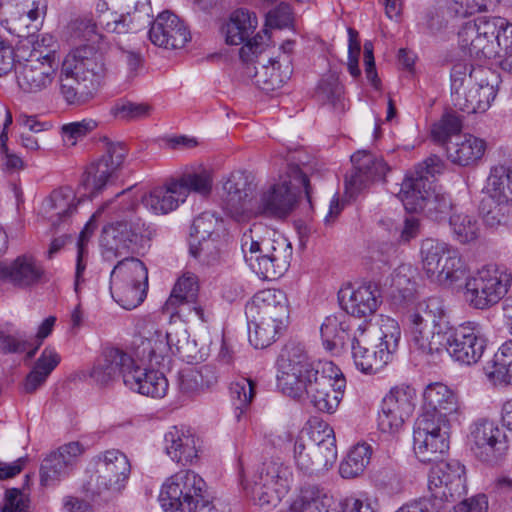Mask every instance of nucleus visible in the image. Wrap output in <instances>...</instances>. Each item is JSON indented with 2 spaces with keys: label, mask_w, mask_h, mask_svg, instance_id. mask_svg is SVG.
<instances>
[{
  "label": "nucleus",
  "mask_w": 512,
  "mask_h": 512,
  "mask_svg": "<svg viewBox=\"0 0 512 512\" xmlns=\"http://www.w3.org/2000/svg\"><path fill=\"white\" fill-rule=\"evenodd\" d=\"M277 379L283 393L328 414L337 410L346 386L344 376L333 362L313 361L298 345L285 347Z\"/></svg>",
  "instance_id": "nucleus-1"
},
{
  "label": "nucleus",
  "mask_w": 512,
  "mask_h": 512,
  "mask_svg": "<svg viewBox=\"0 0 512 512\" xmlns=\"http://www.w3.org/2000/svg\"><path fill=\"white\" fill-rule=\"evenodd\" d=\"M444 302L439 297L419 301L407 315V334L411 349L434 359L443 352L445 333Z\"/></svg>",
  "instance_id": "nucleus-2"
},
{
  "label": "nucleus",
  "mask_w": 512,
  "mask_h": 512,
  "mask_svg": "<svg viewBox=\"0 0 512 512\" xmlns=\"http://www.w3.org/2000/svg\"><path fill=\"white\" fill-rule=\"evenodd\" d=\"M249 324V341L257 349L272 344L289 318L288 299L282 290L257 292L245 307Z\"/></svg>",
  "instance_id": "nucleus-3"
},
{
  "label": "nucleus",
  "mask_w": 512,
  "mask_h": 512,
  "mask_svg": "<svg viewBox=\"0 0 512 512\" xmlns=\"http://www.w3.org/2000/svg\"><path fill=\"white\" fill-rule=\"evenodd\" d=\"M458 43L475 60L495 58L512 49V23L498 16H479L462 25Z\"/></svg>",
  "instance_id": "nucleus-4"
},
{
  "label": "nucleus",
  "mask_w": 512,
  "mask_h": 512,
  "mask_svg": "<svg viewBox=\"0 0 512 512\" xmlns=\"http://www.w3.org/2000/svg\"><path fill=\"white\" fill-rule=\"evenodd\" d=\"M132 190L129 187L116 194V199H120L117 211L121 219L103 228L100 242L106 258L134 252L148 232L146 223L136 214L139 196Z\"/></svg>",
  "instance_id": "nucleus-5"
},
{
  "label": "nucleus",
  "mask_w": 512,
  "mask_h": 512,
  "mask_svg": "<svg viewBox=\"0 0 512 512\" xmlns=\"http://www.w3.org/2000/svg\"><path fill=\"white\" fill-rule=\"evenodd\" d=\"M205 482L192 470H180L165 480L159 503L165 512H212L211 502L203 495Z\"/></svg>",
  "instance_id": "nucleus-6"
},
{
  "label": "nucleus",
  "mask_w": 512,
  "mask_h": 512,
  "mask_svg": "<svg viewBox=\"0 0 512 512\" xmlns=\"http://www.w3.org/2000/svg\"><path fill=\"white\" fill-rule=\"evenodd\" d=\"M420 257L422 271L433 284L450 287L466 278L468 269L459 251L444 241L424 239Z\"/></svg>",
  "instance_id": "nucleus-7"
},
{
  "label": "nucleus",
  "mask_w": 512,
  "mask_h": 512,
  "mask_svg": "<svg viewBox=\"0 0 512 512\" xmlns=\"http://www.w3.org/2000/svg\"><path fill=\"white\" fill-rule=\"evenodd\" d=\"M293 482L292 469L278 461L264 462L244 489L254 504L267 510L276 507L289 492Z\"/></svg>",
  "instance_id": "nucleus-8"
},
{
  "label": "nucleus",
  "mask_w": 512,
  "mask_h": 512,
  "mask_svg": "<svg viewBox=\"0 0 512 512\" xmlns=\"http://www.w3.org/2000/svg\"><path fill=\"white\" fill-rule=\"evenodd\" d=\"M293 482L292 469L278 461L264 462L244 489L254 504L267 510L276 507L289 492Z\"/></svg>",
  "instance_id": "nucleus-9"
},
{
  "label": "nucleus",
  "mask_w": 512,
  "mask_h": 512,
  "mask_svg": "<svg viewBox=\"0 0 512 512\" xmlns=\"http://www.w3.org/2000/svg\"><path fill=\"white\" fill-rule=\"evenodd\" d=\"M293 482L292 469L278 461L264 462L244 489L254 504L267 510L276 507L289 492Z\"/></svg>",
  "instance_id": "nucleus-10"
},
{
  "label": "nucleus",
  "mask_w": 512,
  "mask_h": 512,
  "mask_svg": "<svg viewBox=\"0 0 512 512\" xmlns=\"http://www.w3.org/2000/svg\"><path fill=\"white\" fill-rule=\"evenodd\" d=\"M512 274L505 267L488 264L466 278L465 299L476 309H487L497 304L508 292Z\"/></svg>",
  "instance_id": "nucleus-11"
},
{
  "label": "nucleus",
  "mask_w": 512,
  "mask_h": 512,
  "mask_svg": "<svg viewBox=\"0 0 512 512\" xmlns=\"http://www.w3.org/2000/svg\"><path fill=\"white\" fill-rule=\"evenodd\" d=\"M449 423L436 413H422L413 429V450L419 461H437L449 449Z\"/></svg>",
  "instance_id": "nucleus-12"
},
{
  "label": "nucleus",
  "mask_w": 512,
  "mask_h": 512,
  "mask_svg": "<svg viewBox=\"0 0 512 512\" xmlns=\"http://www.w3.org/2000/svg\"><path fill=\"white\" fill-rule=\"evenodd\" d=\"M429 499L444 512L447 504L456 503L466 495L465 467L458 461L437 462L428 476Z\"/></svg>",
  "instance_id": "nucleus-13"
},
{
  "label": "nucleus",
  "mask_w": 512,
  "mask_h": 512,
  "mask_svg": "<svg viewBox=\"0 0 512 512\" xmlns=\"http://www.w3.org/2000/svg\"><path fill=\"white\" fill-rule=\"evenodd\" d=\"M444 163L440 157L433 155L415 167L401 184L398 198L406 211L417 213L423 211L426 200L432 194V182L436 174L443 171Z\"/></svg>",
  "instance_id": "nucleus-14"
},
{
  "label": "nucleus",
  "mask_w": 512,
  "mask_h": 512,
  "mask_svg": "<svg viewBox=\"0 0 512 512\" xmlns=\"http://www.w3.org/2000/svg\"><path fill=\"white\" fill-rule=\"evenodd\" d=\"M143 340L138 349L139 354L149 363L159 365L168 352L182 353L190 345L189 334L181 322L171 324L169 330L163 333L149 322L143 328Z\"/></svg>",
  "instance_id": "nucleus-15"
},
{
  "label": "nucleus",
  "mask_w": 512,
  "mask_h": 512,
  "mask_svg": "<svg viewBox=\"0 0 512 512\" xmlns=\"http://www.w3.org/2000/svg\"><path fill=\"white\" fill-rule=\"evenodd\" d=\"M257 24L258 21L254 13L238 9L232 13L229 22L224 27L227 44L240 45L247 41L239 51L243 62H252L254 58H258L266 51V40L268 39L266 31H264V34L257 33L253 38H250Z\"/></svg>",
  "instance_id": "nucleus-16"
},
{
  "label": "nucleus",
  "mask_w": 512,
  "mask_h": 512,
  "mask_svg": "<svg viewBox=\"0 0 512 512\" xmlns=\"http://www.w3.org/2000/svg\"><path fill=\"white\" fill-rule=\"evenodd\" d=\"M444 348L449 356L463 365L476 364L486 349L482 327L476 322H466L449 327L445 333Z\"/></svg>",
  "instance_id": "nucleus-17"
},
{
  "label": "nucleus",
  "mask_w": 512,
  "mask_h": 512,
  "mask_svg": "<svg viewBox=\"0 0 512 512\" xmlns=\"http://www.w3.org/2000/svg\"><path fill=\"white\" fill-rule=\"evenodd\" d=\"M256 184L251 174L236 171L223 184L221 200L224 211L238 222L253 217L256 203Z\"/></svg>",
  "instance_id": "nucleus-18"
},
{
  "label": "nucleus",
  "mask_w": 512,
  "mask_h": 512,
  "mask_svg": "<svg viewBox=\"0 0 512 512\" xmlns=\"http://www.w3.org/2000/svg\"><path fill=\"white\" fill-rule=\"evenodd\" d=\"M467 444L481 462L495 464L508 450L506 434L498 424L487 418H479L469 426Z\"/></svg>",
  "instance_id": "nucleus-19"
},
{
  "label": "nucleus",
  "mask_w": 512,
  "mask_h": 512,
  "mask_svg": "<svg viewBox=\"0 0 512 512\" xmlns=\"http://www.w3.org/2000/svg\"><path fill=\"white\" fill-rule=\"evenodd\" d=\"M57 69L56 53L49 50L43 54L35 50L24 62L16 64L17 84L25 93L42 92L52 86Z\"/></svg>",
  "instance_id": "nucleus-20"
},
{
  "label": "nucleus",
  "mask_w": 512,
  "mask_h": 512,
  "mask_svg": "<svg viewBox=\"0 0 512 512\" xmlns=\"http://www.w3.org/2000/svg\"><path fill=\"white\" fill-rule=\"evenodd\" d=\"M128 458L119 450H107L98 457L94 492L105 501L118 496L130 475Z\"/></svg>",
  "instance_id": "nucleus-21"
},
{
  "label": "nucleus",
  "mask_w": 512,
  "mask_h": 512,
  "mask_svg": "<svg viewBox=\"0 0 512 512\" xmlns=\"http://www.w3.org/2000/svg\"><path fill=\"white\" fill-rule=\"evenodd\" d=\"M137 366L138 364L129 352L116 346H107L102 350L90 376L102 386L122 379L127 387L134 382L133 371Z\"/></svg>",
  "instance_id": "nucleus-22"
},
{
  "label": "nucleus",
  "mask_w": 512,
  "mask_h": 512,
  "mask_svg": "<svg viewBox=\"0 0 512 512\" xmlns=\"http://www.w3.org/2000/svg\"><path fill=\"white\" fill-rule=\"evenodd\" d=\"M372 334L367 330V325L360 324L351 338V353L355 367L369 375L380 372L392 358L387 348L372 340Z\"/></svg>",
  "instance_id": "nucleus-23"
},
{
  "label": "nucleus",
  "mask_w": 512,
  "mask_h": 512,
  "mask_svg": "<svg viewBox=\"0 0 512 512\" xmlns=\"http://www.w3.org/2000/svg\"><path fill=\"white\" fill-rule=\"evenodd\" d=\"M353 169L345 177V192L356 196L374 181L381 180L389 170L383 158L367 151H357L351 156Z\"/></svg>",
  "instance_id": "nucleus-24"
},
{
  "label": "nucleus",
  "mask_w": 512,
  "mask_h": 512,
  "mask_svg": "<svg viewBox=\"0 0 512 512\" xmlns=\"http://www.w3.org/2000/svg\"><path fill=\"white\" fill-rule=\"evenodd\" d=\"M476 80L460 94L456 93L452 102L455 108L468 114L486 111L496 97L494 73L488 69L478 66L476 69Z\"/></svg>",
  "instance_id": "nucleus-25"
},
{
  "label": "nucleus",
  "mask_w": 512,
  "mask_h": 512,
  "mask_svg": "<svg viewBox=\"0 0 512 512\" xmlns=\"http://www.w3.org/2000/svg\"><path fill=\"white\" fill-rule=\"evenodd\" d=\"M65 71L76 76H84L100 86L106 76L107 67L103 53L93 45H80L72 50L63 60Z\"/></svg>",
  "instance_id": "nucleus-26"
},
{
  "label": "nucleus",
  "mask_w": 512,
  "mask_h": 512,
  "mask_svg": "<svg viewBox=\"0 0 512 512\" xmlns=\"http://www.w3.org/2000/svg\"><path fill=\"white\" fill-rule=\"evenodd\" d=\"M150 41L165 49H181L191 39L186 24L175 14L164 11L156 17L149 30Z\"/></svg>",
  "instance_id": "nucleus-27"
},
{
  "label": "nucleus",
  "mask_w": 512,
  "mask_h": 512,
  "mask_svg": "<svg viewBox=\"0 0 512 512\" xmlns=\"http://www.w3.org/2000/svg\"><path fill=\"white\" fill-rule=\"evenodd\" d=\"M83 453L78 442H70L45 457L40 467V483L44 487L55 486L67 477L76 459Z\"/></svg>",
  "instance_id": "nucleus-28"
},
{
  "label": "nucleus",
  "mask_w": 512,
  "mask_h": 512,
  "mask_svg": "<svg viewBox=\"0 0 512 512\" xmlns=\"http://www.w3.org/2000/svg\"><path fill=\"white\" fill-rule=\"evenodd\" d=\"M80 201L71 187H60L43 200L40 214L53 228H60L71 222Z\"/></svg>",
  "instance_id": "nucleus-29"
},
{
  "label": "nucleus",
  "mask_w": 512,
  "mask_h": 512,
  "mask_svg": "<svg viewBox=\"0 0 512 512\" xmlns=\"http://www.w3.org/2000/svg\"><path fill=\"white\" fill-rule=\"evenodd\" d=\"M44 276L43 266L31 255H20L0 264V279L16 288H32L40 284Z\"/></svg>",
  "instance_id": "nucleus-30"
},
{
  "label": "nucleus",
  "mask_w": 512,
  "mask_h": 512,
  "mask_svg": "<svg viewBox=\"0 0 512 512\" xmlns=\"http://www.w3.org/2000/svg\"><path fill=\"white\" fill-rule=\"evenodd\" d=\"M296 203V194L292 191L291 183L283 181L269 186L257 194L254 204L253 217L258 215L286 216Z\"/></svg>",
  "instance_id": "nucleus-31"
},
{
  "label": "nucleus",
  "mask_w": 512,
  "mask_h": 512,
  "mask_svg": "<svg viewBox=\"0 0 512 512\" xmlns=\"http://www.w3.org/2000/svg\"><path fill=\"white\" fill-rule=\"evenodd\" d=\"M338 298L347 314L355 317L372 315L380 303V293L376 284L367 283L353 288L345 287L339 291Z\"/></svg>",
  "instance_id": "nucleus-32"
},
{
  "label": "nucleus",
  "mask_w": 512,
  "mask_h": 512,
  "mask_svg": "<svg viewBox=\"0 0 512 512\" xmlns=\"http://www.w3.org/2000/svg\"><path fill=\"white\" fill-rule=\"evenodd\" d=\"M198 442L189 428L173 426L164 435L163 448L173 462L188 465L198 458Z\"/></svg>",
  "instance_id": "nucleus-33"
},
{
  "label": "nucleus",
  "mask_w": 512,
  "mask_h": 512,
  "mask_svg": "<svg viewBox=\"0 0 512 512\" xmlns=\"http://www.w3.org/2000/svg\"><path fill=\"white\" fill-rule=\"evenodd\" d=\"M424 404L430 410L424 413H436L447 423L460 422L462 415L456 394L443 383L429 384L423 392Z\"/></svg>",
  "instance_id": "nucleus-34"
},
{
  "label": "nucleus",
  "mask_w": 512,
  "mask_h": 512,
  "mask_svg": "<svg viewBox=\"0 0 512 512\" xmlns=\"http://www.w3.org/2000/svg\"><path fill=\"white\" fill-rule=\"evenodd\" d=\"M486 151V142L472 134L458 135L446 145L448 159L459 166L477 163Z\"/></svg>",
  "instance_id": "nucleus-35"
},
{
  "label": "nucleus",
  "mask_w": 512,
  "mask_h": 512,
  "mask_svg": "<svg viewBox=\"0 0 512 512\" xmlns=\"http://www.w3.org/2000/svg\"><path fill=\"white\" fill-rule=\"evenodd\" d=\"M333 506V497L323 487L305 483L291 504L290 512H338Z\"/></svg>",
  "instance_id": "nucleus-36"
},
{
  "label": "nucleus",
  "mask_w": 512,
  "mask_h": 512,
  "mask_svg": "<svg viewBox=\"0 0 512 512\" xmlns=\"http://www.w3.org/2000/svg\"><path fill=\"white\" fill-rule=\"evenodd\" d=\"M293 72L291 59L270 57L268 64H261L254 74L255 84L264 91H274L283 86Z\"/></svg>",
  "instance_id": "nucleus-37"
},
{
  "label": "nucleus",
  "mask_w": 512,
  "mask_h": 512,
  "mask_svg": "<svg viewBox=\"0 0 512 512\" xmlns=\"http://www.w3.org/2000/svg\"><path fill=\"white\" fill-rule=\"evenodd\" d=\"M60 93L64 100L70 105H83L93 98L98 90V86L93 83V80L87 79L84 76H76L73 73L65 71V66L62 64L60 76Z\"/></svg>",
  "instance_id": "nucleus-38"
},
{
  "label": "nucleus",
  "mask_w": 512,
  "mask_h": 512,
  "mask_svg": "<svg viewBox=\"0 0 512 512\" xmlns=\"http://www.w3.org/2000/svg\"><path fill=\"white\" fill-rule=\"evenodd\" d=\"M276 252L260 256L256 253L249 255L246 263L261 279H277L287 271L292 254H288L283 245H279Z\"/></svg>",
  "instance_id": "nucleus-39"
},
{
  "label": "nucleus",
  "mask_w": 512,
  "mask_h": 512,
  "mask_svg": "<svg viewBox=\"0 0 512 512\" xmlns=\"http://www.w3.org/2000/svg\"><path fill=\"white\" fill-rule=\"evenodd\" d=\"M321 433L313 432L311 439V455L313 456L314 474L328 471L337 459L336 439L333 429L325 426Z\"/></svg>",
  "instance_id": "nucleus-40"
},
{
  "label": "nucleus",
  "mask_w": 512,
  "mask_h": 512,
  "mask_svg": "<svg viewBox=\"0 0 512 512\" xmlns=\"http://www.w3.org/2000/svg\"><path fill=\"white\" fill-rule=\"evenodd\" d=\"M512 204L483 197L480 204V214L485 227L495 232H505L512 229Z\"/></svg>",
  "instance_id": "nucleus-41"
},
{
  "label": "nucleus",
  "mask_w": 512,
  "mask_h": 512,
  "mask_svg": "<svg viewBox=\"0 0 512 512\" xmlns=\"http://www.w3.org/2000/svg\"><path fill=\"white\" fill-rule=\"evenodd\" d=\"M141 200L144 206L156 215L168 214L185 202L184 194L174 186V180L153 189L148 195L141 197Z\"/></svg>",
  "instance_id": "nucleus-42"
},
{
  "label": "nucleus",
  "mask_w": 512,
  "mask_h": 512,
  "mask_svg": "<svg viewBox=\"0 0 512 512\" xmlns=\"http://www.w3.org/2000/svg\"><path fill=\"white\" fill-rule=\"evenodd\" d=\"M350 327V318L345 313L327 316L320 327L325 349L333 351L343 348L351 340Z\"/></svg>",
  "instance_id": "nucleus-43"
},
{
  "label": "nucleus",
  "mask_w": 512,
  "mask_h": 512,
  "mask_svg": "<svg viewBox=\"0 0 512 512\" xmlns=\"http://www.w3.org/2000/svg\"><path fill=\"white\" fill-rule=\"evenodd\" d=\"M133 372L134 382L129 384L127 388L152 398H163L166 395L169 385L163 373L148 370L139 365Z\"/></svg>",
  "instance_id": "nucleus-44"
},
{
  "label": "nucleus",
  "mask_w": 512,
  "mask_h": 512,
  "mask_svg": "<svg viewBox=\"0 0 512 512\" xmlns=\"http://www.w3.org/2000/svg\"><path fill=\"white\" fill-rule=\"evenodd\" d=\"M60 355L52 347H46L26 376L23 389L26 393H34L48 379L52 371L60 363Z\"/></svg>",
  "instance_id": "nucleus-45"
},
{
  "label": "nucleus",
  "mask_w": 512,
  "mask_h": 512,
  "mask_svg": "<svg viewBox=\"0 0 512 512\" xmlns=\"http://www.w3.org/2000/svg\"><path fill=\"white\" fill-rule=\"evenodd\" d=\"M254 230L249 229V231L245 232L241 238V249L247 262V256L254 255L256 253L260 255H266L268 253L276 254L278 251L279 245L284 246V250L288 252V254H292V247L288 240L281 236L277 235L275 232L271 231L269 237H263L260 239H255Z\"/></svg>",
  "instance_id": "nucleus-46"
},
{
  "label": "nucleus",
  "mask_w": 512,
  "mask_h": 512,
  "mask_svg": "<svg viewBox=\"0 0 512 512\" xmlns=\"http://www.w3.org/2000/svg\"><path fill=\"white\" fill-rule=\"evenodd\" d=\"M218 378V371L213 365L192 368L181 375L180 389L187 394H198L215 386Z\"/></svg>",
  "instance_id": "nucleus-47"
},
{
  "label": "nucleus",
  "mask_w": 512,
  "mask_h": 512,
  "mask_svg": "<svg viewBox=\"0 0 512 512\" xmlns=\"http://www.w3.org/2000/svg\"><path fill=\"white\" fill-rule=\"evenodd\" d=\"M484 193L485 197L512 204V168L504 165L492 167Z\"/></svg>",
  "instance_id": "nucleus-48"
},
{
  "label": "nucleus",
  "mask_w": 512,
  "mask_h": 512,
  "mask_svg": "<svg viewBox=\"0 0 512 512\" xmlns=\"http://www.w3.org/2000/svg\"><path fill=\"white\" fill-rule=\"evenodd\" d=\"M372 456V447L367 443L352 447L339 466V473L343 478H356L363 474Z\"/></svg>",
  "instance_id": "nucleus-49"
},
{
  "label": "nucleus",
  "mask_w": 512,
  "mask_h": 512,
  "mask_svg": "<svg viewBox=\"0 0 512 512\" xmlns=\"http://www.w3.org/2000/svg\"><path fill=\"white\" fill-rule=\"evenodd\" d=\"M146 283L148 271L144 263L138 258L126 257L119 261L110 275V283Z\"/></svg>",
  "instance_id": "nucleus-50"
},
{
  "label": "nucleus",
  "mask_w": 512,
  "mask_h": 512,
  "mask_svg": "<svg viewBox=\"0 0 512 512\" xmlns=\"http://www.w3.org/2000/svg\"><path fill=\"white\" fill-rule=\"evenodd\" d=\"M114 174L105 160L98 159L86 168L80 185L90 197H93L102 191Z\"/></svg>",
  "instance_id": "nucleus-51"
},
{
  "label": "nucleus",
  "mask_w": 512,
  "mask_h": 512,
  "mask_svg": "<svg viewBox=\"0 0 512 512\" xmlns=\"http://www.w3.org/2000/svg\"><path fill=\"white\" fill-rule=\"evenodd\" d=\"M487 377L495 384H512V340L503 343L494 355L493 369Z\"/></svg>",
  "instance_id": "nucleus-52"
},
{
  "label": "nucleus",
  "mask_w": 512,
  "mask_h": 512,
  "mask_svg": "<svg viewBox=\"0 0 512 512\" xmlns=\"http://www.w3.org/2000/svg\"><path fill=\"white\" fill-rule=\"evenodd\" d=\"M148 282L146 283H110V290L114 300L124 309L131 310L140 305L145 296Z\"/></svg>",
  "instance_id": "nucleus-53"
},
{
  "label": "nucleus",
  "mask_w": 512,
  "mask_h": 512,
  "mask_svg": "<svg viewBox=\"0 0 512 512\" xmlns=\"http://www.w3.org/2000/svg\"><path fill=\"white\" fill-rule=\"evenodd\" d=\"M449 225L454 239L467 244L478 239L480 225L475 216L463 212H455L449 217Z\"/></svg>",
  "instance_id": "nucleus-54"
},
{
  "label": "nucleus",
  "mask_w": 512,
  "mask_h": 512,
  "mask_svg": "<svg viewBox=\"0 0 512 512\" xmlns=\"http://www.w3.org/2000/svg\"><path fill=\"white\" fill-rule=\"evenodd\" d=\"M416 392L408 385H398L390 389L382 404L409 418L415 409Z\"/></svg>",
  "instance_id": "nucleus-55"
},
{
  "label": "nucleus",
  "mask_w": 512,
  "mask_h": 512,
  "mask_svg": "<svg viewBox=\"0 0 512 512\" xmlns=\"http://www.w3.org/2000/svg\"><path fill=\"white\" fill-rule=\"evenodd\" d=\"M367 330L373 333L372 340L375 342L378 340V344L387 348L391 355L397 350L401 331L396 320L388 316H381L379 328L367 327Z\"/></svg>",
  "instance_id": "nucleus-56"
},
{
  "label": "nucleus",
  "mask_w": 512,
  "mask_h": 512,
  "mask_svg": "<svg viewBox=\"0 0 512 512\" xmlns=\"http://www.w3.org/2000/svg\"><path fill=\"white\" fill-rule=\"evenodd\" d=\"M174 186L178 188L181 194H184V200L190 192L201 195H207L212 189V178L208 171L188 172L174 180Z\"/></svg>",
  "instance_id": "nucleus-57"
},
{
  "label": "nucleus",
  "mask_w": 512,
  "mask_h": 512,
  "mask_svg": "<svg viewBox=\"0 0 512 512\" xmlns=\"http://www.w3.org/2000/svg\"><path fill=\"white\" fill-rule=\"evenodd\" d=\"M316 95L323 103L331 104L337 110H344L343 86L335 75L329 74L320 80Z\"/></svg>",
  "instance_id": "nucleus-58"
},
{
  "label": "nucleus",
  "mask_w": 512,
  "mask_h": 512,
  "mask_svg": "<svg viewBox=\"0 0 512 512\" xmlns=\"http://www.w3.org/2000/svg\"><path fill=\"white\" fill-rule=\"evenodd\" d=\"M197 292L198 284L196 277L194 275H184L174 285L171 295L165 303V307L170 309L180 304L193 302Z\"/></svg>",
  "instance_id": "nucleus-59"
},
{
  "label": "nucleus",
  "mask_w": 512,
  "mask_h": 512,
  "mask_svg": "<svg viewBox=\"0 0 512 512\" xmlns=\"http://www.w3.org/2000/svg\"><path fill=\"white\" fill-rule=\"evenodd\" d=\"M70 37L74 41H86L90 45L97 44L102 39V35L98 30V24L94 18L84 16L77 18L70 22L69 26Z\"/></svg>",
  "instance_id": "nucleus-60"
},
{
  "label": "nucleus",
  "mask_w": 512,
  "mask_h": 512,
  "mask_svg": "<svg viewBox=\"0 0 512 512\" xmlns=\"http://www.w3.org/2000/svg\"><path fill=\"white\" fill-rule=\"evenodd\" d=\"M474 65L465 61H460L452 66L450 79H451V100L454 101V96L466 90L476 80V69Z\"/></svg>",
  "instance_id": "nucleus-61"
},
{
  "label": "nucleus",
  "mask_w": 512,
  "mask_h": 512,
  "mask_svg": "<svg viewBox=\"0 0 512 512\" xmlns=\"http://www.w3.org/2000/svg\"><path fill=\"white\" fill-rule=\"evenodd\" d=\"M462 129V118L455 113H446L442 118L433 124L431 128L432 138L441 144L447 145L448 139L457 134Z\"/></svg>",
  "instance_id": "nucleus-62"
},
{
  "label": "nucleus",
  "mask_w": 512,
  "mask_h": 512,
  "mask_svg": "<svg viewBox=\"0 0 512 512\" xmlns=\"http://www.w3.org/2000/svg\"><path fill=\"white\" fill-rule=\"evenodd\" d=\"M133 12L128 11L122 14L121 24L124 26L125 33H136L148 25H152L150 3H144L140 7H133Z\"/></svg>",
  "instance_id": "nucleus-63"
},
{
  "label": "nucleus",
  "mask_w": 512,
  "mask_h": 512,
  "mask_svg": "<svg viewBox=\"0 0 512 512\" xmlns=\"http://www.w3.org/2000/svg\"><path fill=\"white\" fill-rule=\"evenodd\" d=\"M452 208V201L448 195L432 192L430 198L426 200L423 211L431 220L441 222L450 215Z\"/></svg>",
  "instance_id": "nucleus-64"
}]
</instances>
